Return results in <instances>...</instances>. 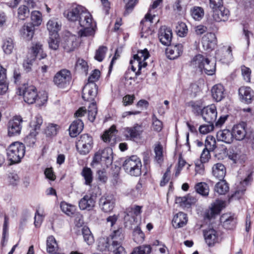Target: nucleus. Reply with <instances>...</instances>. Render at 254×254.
Masks as SVG:
<instances>
[{"instance_id": "f257e3e1", "label": "nucleus", "mask_w": 254, "mask_h": 254, "mask_svg": "<svg viewBox=\"0 0 254 254\" xmlns=\"http://www.w3.org/2000/svg\"><path fill=\"white\" fill-rule=\"evenodd\" d=\"M149 54L146 49L138 51L136 54L133 56V59L130 60V64L131 65V70L133 72L135 77L130 76V71H127L125 78L126 80L133 79L136 78L137 76L141 74V70L142 67H145L147 66V63L145 61L149 58Z\"/></svg>"}, {"instance_id": "f03ea898", "label": "nucleus", "mask_w": 254, "mask_h": 254, "mask_svg": "<svg viewBox=\"0 0 254 254\" xmlns=\"http://www.w3.org/2000/svg\"><path fill=\"white\" fill-rule=\"evenodd\" d=\"M17 93L19 95H23L24 100L28 104H33L36 102L39 106L45 104L47 101V96L44 95L40 97L38 93L36 88L33 86L24 85L18 88Z\"/></svg>"}, {"instance_id": "7ed1b4c3", "label": "nucleus", "mask_w": 254, "mask_h": 254, "mask_svg": "<svg viewBox=\"0 0 254 254\" xmlns=\"http://www.w3.org/2000/svg\"><path fill=\"white\" fill-rule=\"evenodd\" d=\"M78 23L81 29L78 32L80 37H88L94 34L96 23L94 21L91 14L84 8V10L78 20Z\"/></svg>"}, {"instance_id": "20e7f679", "label": "nucleus", "mask_w": 254, "mask_h": 254, "mask_svg": "<svg viewBox=\"0 0 254 254\" xmlns=\"http://www.w3.org/2000/svg\"><path fill=\"white\" fill-rule=\"evenodd\" d=\"M191 65L208 75H212L215 72V64L211 63L208 58L200 54L193 57L191 61Z\"/></svg>"}, {"instance_id": "39448f33", "label": "nucleus", "mask_w": 254, "mask_h": 254, "mask_svg": "<svg viewBox=\"0 0 254 254\" xmlns=\"http://www.w3.org/2000/svg\"><path fill=\"white\" fill-rule=\"evenodd\" d=\"M25 153V147L23 143L18 141L12 143L6 149L7 160L10 162V164L20 163Z\"/></svg>"}, {"instance_id": "423d86ee", "label": "nucleus", "mask_w": 254, "mask_h": 254, "mask_svg": "<svg viewBox=\"0 0 254 254\" xmlns=\"http://www.w3.org/2000/svg\"><path fill=\"white\" fill-rule=\"evenodd\" d=\"M112 240L111 250H113L114 254H126L124 248L123 246L125 239L124 230L122 228H119L114 230L110 235Z\"/></svg>"}, {"instance_id": "0eeeda50", "label": "nucleus", "mask_w": 254, "mask_h": 254, "mask_svg": "<svg viewBox=\"0 0 254 254\" xmlns=\"http://www.w3.org/2000/svg\"><path fill=\"white\" fill-rule=\"evenodd\" d=\"M142 163L137 156L133 155L127 158L124 162L123 168L125 172L132 176L137 177L141 174Z\"/></svg>"}, {"instance_id": "6e6552de", "label": "nucleus", "mask_w": 254, "mask_h": 254, "mask_svg": "<svg viewBox=\"0 0 254 254\" xmlns=\"http://www.w3.org/2000/svg\"><path fill=\"white\" fill-rule=\"evenodd\" d=\"M93 143L92 136L88 134H83L76 143V149L80 154L86 155L91 150Z\"/></svg>"}, {"instance_id": "1a4fd4ad", "label": "nucleus", "mask_w": 254, "mask_h": 254, "mask_svg": "<svg viewBox=\"0 0 254 254\" xmlns=\"http://www.w3.org/2000/svg\"><path fill=\"white\" fill-rule=\"evenodd\" d=\"M113 150L110 147L99 150L94 155L93 162L98 163L101 162L107 167L111 165L113 162Z\"/></svg>"}, {"instance_id": "9d476101", "label": "nucleus", "mask_w": 254, "mask_h": 254, "mask_svg": "<svg viewBox=\"0 0 254 254\" xmlns=\"http://www.w3.org/2000/svg\"><path fill=\"white\" fill-rule=\"evenodd\" d=\"M71 80L70 72L67 69H62L54 77L53 81L58 87L64 88L68 86Z\"/></svg>"}, {"instance_id": "9b49d317", "label": "nucleus", "mask_w": 254, "mask_h": 254, "mask_svg": "<svg viewBox=\"0 0 254 254\" xmlns=\"http://www.w3.org/2000/svg\"><path fill=\"white\" fill-rule=\"evenodd\" d=\"M23 120L19 116H14L7 123V133L9 136L20 134L22 127Z\"/></svg>"}, {"instance_id": "f8f14e48", "label": "nucleus", "mask_w": 254, "mask_h": 254, "mask_svg": "<svg viewBox=\"0 0 254 254\" xmlns=\"http://www.w3.org/2000/svg\"><path fill=\"white\" fill-rule=\"evenodd\" d=\"M205 241L209 247L219 243L222 239L221 233L214 229H209L203 231Z\"/></svg>"}, {"instance_id": "ddd939ff", "label": "nucleus", "mask_w": 254, "mask_h": 254, "mask_svg": "<svg viewBox=\"0 0 254 254\" xmlns=\"http://www.w3.org/2000/svg\"><path fill=\"white\" fill-rule=\"evenodd\" d=\"M143 131V128L142 125L135 124L132 127L124 128L123 133L126 138L132 140L140 138Z\"/></svg>"}, {"instance_id": "4468645a", "label": "nucleus", "mask_w": 254, "mask_h": 254, "mask_svg": "<svg viewBox=\"0 0 254 254\" xmlns=\"http://www.w3.org/2000/svg\"><path fill=\"white\" fill-rule=\"evenodd\" d=\"M83 6L79 5H73L69 9L64 11V15L68 21L77 22L81 13L84 10Z\"/></svg>"}, {"instance_id": "2eb2a0df", "label": "nucleus", "mask_w": 254, "mask_h": 254, "mask_svg": "<svg viewBox=\"0 0 254 254\" xmlns=\"http://www.w3.org/2000/svg\"><path fill=\"white\" fill-rule=\"evenodd\" d=\"M115 205V198L112 194H105L99 200V206L105 213L111 212Z\"/></svg>"}, {"instance_id": "dca6fc26", "label": "nucleus", "mask_w": 254, "mask_h": 254, "mask_svg": "<svg viewBox=\"0 0 254 254\" xmlns=\"http://www.w3.org/2000/svg\"><path fill=\"white\" fill-rule=\"evenodd\" d=\"M215 58L224 64H229L233 60L232 49L230 46H224L216 51Z\"/></svg>"}, {"instance_id": "f3484780", "label": "nucleus", "mask_w": 254, "mask_h": 254, "mask_svg": "<svg viewBox=\"0 0 254 254\" xmlns=\"http://www.w3.org/2000/svg\"><path fill=\"white\" fill-rule=\"evenodd\" d=\"M97 89L95 83H87L82 89V98L85 101H93L97 94Z\"/></svg>"}, {"instance_id": "a211bd4d", "label": "nucleus", "mask_w": 254, "mask_h": 254, "mask_svg": "<svg viewBox=\"0 0 254 254\" xmlns=\"http://www.w3.org/2000/svg\"><path fill=\"white\" fill-rule=\"evenodd\" d=\"M203 119L208 123H213L217 118L216 108L214 105H211L204 108L201 110Z\"/></svg>"}, {"instance_id": "6ab92c4d", "label": "nucleus", "mask_w": 254, "mask_h": 254, "mask_svg": "<svg viewBox=\"0 0 254 254\" xmlns=\"http://www.w3.org/2000/svg\"><path fill=\"white\" fill-rule=\"evenodd\" d=\"M96 199L91 194L85 195L78 202L79 207L81 210H91L95 207Z\"/></svg>"}, {"instance_id": "aec40b11", "label": "nucleus", "mask_w": 254, "mask_h": 254, "mask_svg": "<svg viewBox=\"0 0 254 254\" xmlns=\"http://www.w3.org/2000/svg\"><path fill=\"white\" fill-rule=\"evenodd\" d=\"M201 43L204 50H212L217 44L216 36L213 33H207L202 38Z\"/></svg>"}, {"instance_id": "412c9836", "label": "nucleus", "mask_w": 254, "mask_h": 254, "mask_svg": "<svg viewBox=\"0 0 254 254\" xmlns=\"http://www.w3.org/2000/svg\"><path fill=\"white\" fill-rule=\"evenodd\" d=\"M240 99L242 102L251 103L254 100V92L248 86H242L238 90Z\"/></svg>"}, {"instance_id": "4be33fe9", "label": "nucleus", "mask_w": 254, "mask_h": 254, "mask_svg": "<svg viewBox=\"0 0 254 254\" xmlns=\"http://www.w3.org/2000/svg\"><path fill=\"white\" fill-rule=\"evenodd\" d=\"M225 207V202L221 200H217L211 204V207L205 212V217L211 219L218 215L222 209Z\"/></svg>"}, {"instance_id": "5701e85b", "label": "nucleus", "mask_w": 254, "mask_h": 254, "mask_svg": "<svg viewBox=\"0 0 254 254\" xmlns=\"http://www.w3.org/2000/svg\"><path fill=\"white\" fill-rule=\"evenodd\" d=\"M158 37L160 42L164 45L169 46L171 44L172 32L170 28L162 26L159 31Z\"/></svg>"}, {"instance_id": "b1692460", "label": "nucleus", "mask_w": 254, "mask_h": 254, "mask_svg": "<svg viewBox=\"0 0 254 254\" xmlns=\"http://www.w3.org/2000/svg\"><path fill=\"white\" fill-rule=\"evenodd\" d=\"M233 138L237 140H243L247 134V125L242 122L233 127L232 131Z\"/></svg>"}, {"instance_id": "393cba45", "label": "nucleus", "mask_w": 254, "mask_h": 254, "mask_svg": "<svg viewBox=\"0 0 254 254\" xmlns=\"http://www.w3.org/2000/svg\"><path fill=\"white\" fill-rule=\"evenodd\" d=\"M220 220L223 226L227 229H232L237 223L236 218L231 213L223 214L220 217Z\"/></svg>"}, {"instance_id": "a878e982", "label": "nucleus", "mask_w": 254, "mask_h": 254, "mask_svg": "<svg viewBox=\"0 0 254 254\" xmlns=\"http://www.w3.org/2000/svg\"><path fill=\"white\" fill-rule=\"evenodd\" d=\"M35 28L33 24L30 23L24 24L20 30V35L23 39L30 41L31 40L34 34Z\"/></svg>"}, {"instance_id": "bb28decb", "label": "nucleus", "mask_w": 254, "mask_h": 254, "mask_svg": "<svg viewBox=\"0 0 254 254\" xmlns=\"http://www.w3.org/2000/svg\"><path fill=\"white\" fill-rule=\"evenodd\" d=\"M183 52L182 44L171 45L166 49V54L169 59L174 60L180 56Z\"/></svg>"}, {"instance_id": "cd10ccee", "label": "nucleus", "mask_w": 254, "mask_h": 254, "mask_svg": "<svg viewBox=\"0 0 254 254\" xmlns=\"http://www.w3.org/2000/svg\"><path fill=\"white\" fill-rule=\"evenodd\" d=\"M229 15V11L224 6H222V8L213 10L212 17L216 22L225 21L228 19Z\"/></svg>"}, {"instance_id": "c85d7f7f", "label": "nucleus", "mask_w": 254, "mask_h": 254, "mask_svg": "<svg viewBox=\"0 0 254 254\" xmlns=\"http://www.w3.org/2000/svg\"><path fill=\"white\" fill-rule=\"evenodd\" d=\"M83 127V123L81 120L76 119L74 120L69 127V133L70 136L72 137H76L81 132Z\"/></svg>"}, {"instance_id": "c756f323", "label": "nucleus", "mask_w": 254, "mask_h": 254, "mask_svg": "<svg viewBox=\"0 0 254 254\" xmlns=\"http://www.w3.org/2000/svg\"><path fill=\"white\" fill-rule=\"evenodd\" d=\"M213 98L217 102L221 101L225 97V89L221 84L214 85L211 89Z\"/></svg>"}, {"instance_id": "7c9ffc66", "label": "nucleus", "mask_w": 254, "mask_h": 254, "mask_svg": "<svg viewBox=\"0 0 254 254\" xmlns=\"http://www.w3.org/2000/svg\"><path fill=\"white\" fill-rule=\"evenodd\" d=\"M188 221L187 214L184 212H180L176 214L172 220L173 226L176 228L184 227Z\"/></svg>"}, {"instance_id": "2f4dec72", "label": "nucleus", "mask_w": 254, "mask_h": 254, "mask_svg": "<svg viewBox=\"0 0 254 254\" xmlns=\"http://www.w3.org/2000/svg\"><path fill=\"white\" fill-rule=\"evenodd\" d=\"M216 137L218 141H222L227 144L231 143L233 140L232 132L227 129L218 131Z\"/></svg>"}, {"instance_id": "473e14b6", "label": "nucleus", "mask_w": 254, "mask_h": 254, "mask_svg": "<svg viewBox=\"0 0 254 254\" xmlns=\"http://www.w3.org/2000/svg\"><path fill=\"white\" fill-rule=\"evenodd\" d=\"M226 173L225 167L222 163H216L212 167V174L213 176L219 180L224 179Z\"/></svg>"}, {"instance_id": "72a5a7b5", "label": "nucleus", "mask_w": 254, "mask_h": 254, "mask_svg": "<svg viewBox=\"0 0 254 254\" xmlns=\"http://www.w3.org/2000/svg\"><path fill=\"white\" fill-rule=\"evenodd\" d=\"M196 199L190 194L184 197H178L176 198V203L183 207L189 208L191 204L195 203Z\"/></svg>"}, {"instance_id": "f704fd0d", "label": "nucleus", "mask_w": 254, "mask_h": 254, "mask_svg": "<svg viewBox=\"0 0 254 254\" xmlns=\"http://www.w3.org/2000/svg\"><path fill=\"white\" fill-rule=\"evenodd\" d=\"M141 206L133 205L127 208L126 213V215L125 218H127V217H131L133 221L135 220V217L139 216L142 212Z\"/></svg>"}, {"instance_id": "c9c22d12", "label": "nucleus", "mask_w": 254, "mask_h": 254, "mask_svg": "<svg viewBox=\"0 0 254 254\" xmlns=\"http://www.w3.org/2000/svg\"><path fill=\"white\" fill-rule=\"evenodd\" d=\"M154 152L155 153V160L158 163L161 164L163 162V147L160 142H157L154 145Z\"/></svg>"}, {"instance_id": "e433bc0d", "label": "nucleus", "mask_w": 254, "mask_h": 254, "mask_svg": "<svg viewBox=\"0 0 254 254\" xmlns=\"http://www.w3.org/2000/svg\"><path fill=\"white\" fill-rule=\"evenodd\" d=\"M58 249L57 241L53 236H50L47 239V251L49 254H54Z\"/></svg>"}, {"instance_id": "4c0bfd02", "label": "nucleus", "mask_w": 254, "mask_h": 254, "mask_svg": "<svg viewBox=\"0 0 254 254\" xmlns=\"http://www.w3.org/2000/svg\"><path fill=\"white\" fill-rule=\"evenodd\" d=\"M32 51L35 56L39 60L43 59L47 57V54L43 51L42 44L39 42L33 44Z\"/></svg>"}, {"instance_id": "58836bf2", "label": "nucleus", "mask_w": 254, "mask_h": 254, "mask_svg": "<svg viewBox=\"0 0 254 254\" xmlns=\"http://www.w3.org/2000/svg\"><path fill=\"white\" fill-rule=\"evenodd\" d=\"M162 0H155L150 5L148 13L145 16V20L149 21L150 23L153 22V19L155 16L153 10L156 8L162 2Z\"/></svg>"}, {"instance_id": "ea45409f", "label": "nucleus", "mask_w": 254, "mask_h": 254, "mask_svg": "<svg viewBox=\"0 0 254 254\" xmlns=\"http://www.w3.org/2000/svg\"><path fill=\"white\" fill-rule=\"evenodd\" d=\"M117 130L114 126H112L108 130L105 131L102 136V139L104 142H110L114 141L116 139V134Z\"/></svg>"}, {"instance_id": "a19ab883", "label": "nucleus", "mask_w": 254, "mask_h": 254, "mask_svg": "<svg viewBox=\"0 0 254 254\" xmlns=\"http://www.w3.org/2000/svg\"><path fill=\"white\" fill-rule=\"evenodd\" d=\"M2 48L3 52L7 55L12 53L14 49V42L12 39L7 38L3 40Z\"/></svg>"}, {"instance_id": "79ce46f5", "label": "nucleus", "mask_w": 254, "mask_h": 254, "mask_svg": "<svg viewBox=\"0 0 254 254\" xmlns=\"http://www.w3.org/2000/svg\"><path fill=\"white\" fill-rule=\"evenodd\" d=\"M43 123V119L41 116L37 115L34 120L31 123V126L34 128V131L31 132L29 136L34 137L37 133V130H39L40 128L41 125Z\"/></svg>"}, {"instance_id": "37998d69", "label": "nucleus", "mask_w": 254, "mask_h": 254, "mask_svg": "<svg viewBox=\"0 0 254 254\" xmlns=\"http://www.w3.org/2000/svg\"><path fill=\"white\" fill-rule=\"evenodd\" d=\"M31 19L32 22L30 23L33 24L34 27L40 26L43 20L41 12L38 10L32 11L31 13Z\"/></svg>"}, {"instance_id": "c03bdc74", "label": "nucleus", "mask_w": 254, "mask_h": 254, "mask_svg": "<svg viewBox=\"0 0 254 254\" xmlns=\"http://www.w3.org/2000/svg\"><path fill=\"white\" fill-rule=\"evenodd\" d=\"M50 37L48 41L49 48L53 50H57L59 47V35L57 33L50 34Z\"/></svg>"}, {"instance_id": "a18cd8bd", "label": "nucleus", "mask_w": 254, "mask_h": 254, "mask_svg": "<svg viewBox=\"0 0 254 254\" xmlns=\"http://www.w3.org/2000/svg\"><path fill=\"white\" fill-rule=\"evenodd\" d=\"M8 237V219L6 216L4 217V220L3 225L2 239L1 241V245L4 247L5 245Z\"/></svg>"}, {"instance_id": "49530a36", "label": "nucleus", "mask_w": 254, "mask_h": 254, "mask_svg": "<svg viewBox=\"0 0 254 254\" xmlns=\"http://www.w3.org/2000/svg\"><path fill=\"white\" fill-rule=\"evenodd\" d=\"M60 128V126L55 124L49 123L47 126L45 133L47 136H54L57 134Z\"/></svg>"}, {"instance_id": "de8ad7c7", "label": "nucleus", "mask_w": 254, "mask_h": 254, "mask_svg": "<svg viewBox=\"0 0 254 254\" xmlns=\"http://www.w3.org/2000/svg\"><path fill=\"white\" fill-rule=\"evenodd\" d=\"M215 187V191L219 194H224L229 190V187L227 183L223 180H220Z\"/></svg>"}, {"instance_id": "09e8293b", "label": "nucleus", "mask_w": 254, "mask_h": 254, "mask_svg": "<svg viewBox=\"0 0 254 254\" xmlns=\"http://www.w3.org/2000/svg\"><path fill=\"white\" fill-rule=\"evenodd\" d=\"M29 9L28 7L25 5L20 6L17 9V18L19 20H25L29 17Z\"/></svg>"}, {"instance_id": "8fccbe9b", "label": "nucleus", "mask_w": 254, "mask_h": 254, "mask_svg": "<svg viewBox=\"0 0 254 254\" xmlns=\"http://www.w3.org/2000/svg\"><path fill=\"white\" fill-rule=\"evenodd\" d=\"M195 190L196 192L202 196H207L209 193V187L205 183L200 182L195 186Z\"/></svg>"}, {"instance_id": "3c124183", "label": "nucleus", "mask_w": 254, "mask_h": 254, "mask_svg": "<svg viewBox=\"0 0 254 254\" xmlns=\"http://www.w3.org/2000/svg\"><path fill=\"white\" fill-rule=\"evenodd\" d=\"M47 29L50 34H55L60 30L61 25L59 24L57 19L50 20L47 24Z\"/></svg>"}, {"instance_id": "603ef678", "label": "nucleus", "mask_w": 254, "mask_h": 254, "mask_svg": "<svg viewBox=\"0 0 254 254\" xmlns=\"http://www.w3.org/2000/svg\"><path fill=\"white\" fill-rule=\"evenodd\" d=\"M82 233L84 241L88 245H92L94 242V239L90 229L87 227L82 229Z\"/></svg>"}, {"instance_id": "864d4df0", "label": "nucleus", "mask_w": 254, "mask_h": 254, "mask_svg": "<svg viewBox=\"0 0 254 254\" xmlns=\"http://www.w3.org/2000/svg\"><path fill=\"white\" fill-rule=\"evenodd\" d=\"M191 15L195 20H200L203 17V9L199 6H194L190 10Z\"/></svg>"}, {"instance_id": "5fc2aeb1", "label": "nucleus", "mask_w": 254, "mask_h": 254, "mask_svg": "<svg viewBox=\"0 0 254 254\" xmlns=\"http://www.w3.org/2000/svg\"><path fill=\"white\" fill-rule=\"evenodd\" d=\"M133 236L134 242L137 244H141L144 241V234L138 227L134 229Z\"/></svg>"}, {"instance_id": "6e6d98bb", "label": "nucleus", "mask_w": 254, "mask_h": 254, "mask_svg": "<svg viewBox=\"0 0 254 254\" xmlns=\"http://www.w3.org/2000/svg\"><path fill=\"white\" fill-rule=\"evenodd\" d=\"M108 48L106 46H101L96 51L94 59L97 61L101 62L104 59Z\"/></svg>"}, {"instance_id": "4d7b16f0", "label": "nucleus", "mask_w": 254, "mask_h": 254, "mask_svg": "<svg viewBox=\"0 0 254 254\" xmlns=\"http://www.w3.org/2000/svg\"><path fill=\"white\" fill-rule=\"evenodd\" d=\"M151 251L150 245H145L135 248L131 254H149Z\"/></svg>"}, {"instance_id": "13d9d810", "label": "nucleus", "mask_w": 254, "mask_h": 254, "mask_svg": "<svg viewBox=\"0 0 254 254\" xmlns=\"http://www.w3.org/2000/svg\"><path fill=\"white\" fill-rule=\"evenodd\" d=\"M82 176L85 179V184L86 185H90L92 182V172L90 168L84 167L81 173Z\"/></svg>"}, {"instance_id": "bf43d9fd", "label": "nucleus", "mask_w": 254, "mask_h": 254, "mask_svg": "<svg viewBox=\"0 0 254 254\" xmlns=\"http://www.w3.org/2000/svg\"><path fill=\"white\" fill-rule=\"evenodd\" d=\"M111 245L110 246L107 239L101 238L99 240L98 249L101 252L113 251L111 249Z\"/></svg>"}, {"instance_id": "052dcab7", "label": "nucleus", "mask_w": 254, "mask_h": 254, "mask_svg": "<svg viewBox=\"0 0 254 254\" xmlns=\"http://www.w3.org/2000/svg\"><path fill=\"white\" fill-rule=\"evenodd\" d=\"M97 113V108L95 102L91 103L88 107V120L93 122L96 118Z\"/></svg>"}, {"instance_id": "680f3d73", "label": "nucleus", "mask_w": 254, "mask_h": 254, "mask_svg": "<svg viewBox=\"0 0 254 254\" xmlns=\"http://www.w3.org/2000/svg\"><path fill=\"white\" fill-rule=\"evenodd\" d=\"M60 206L62 211L68 216L73 214L75 211V207L73 205L68 204L64 201L61 203Z\"/></svg>"}, {"instance_id": "e2e57ef3", "label": "nucleus", "mask_w": 254, "mask_h": 254, "mask_svg": "<svg viewBox=\"0 0 254 254\" xmlns=\"http://www.w3.org/2000/svg\"><path fill=\"white\" fill-rule=\"evenodd\" d=\"M216 142L215 138L211 135H208L205 139V148L213 151L216 147Z\"/></svg>"}, {"instance_id": "0e129e2a", "label": "nucleus", "mask_w": 254, "mask_h": 254, "mask_svg": "<svg viewBox=\"0 0 254 254\" xmlns=\"http://www.w3.org/2000/svg\"><path fill=\"white\" fill-rule=\"evenodd\" d=\"M241 69L242 75L243 77V79L247 82H250L251 75V72H252L251 69L245 65L241 66Z\"/></svg>"}, {"instance_id": "69168bd1", "label": "nucleus", "mask_w": 254, "mask_h": 254, "mask_svg": "<svg viewBox=\"0 0 254 254\" xmlns=\"http://www.w3.org/2000/svg\"><path fill=\"white\" fill-rule=\"evenodd\" d=\"M177 32L180 37H184L188 33L187 26L185 23L182 22L177 26Z\"/></svg>"}, {"instance_id": "338daca9", "label": "nucleus", "mask_w": 254, "mask_h": 254, "mask_svg": "<svg viewBox=\"0 0 254 254\" xmlns=\"http://www.w3.org/2000/svg\"><path fill=\"white\" fill-rule=\"evenodd\" d=\"M214 129V125L213 123H209L208 125H204L200 126L199 130L200 133L207 134Z\"/></svg>"}, {"instance_id": "774afa93", "label": "nucleus", "mask_w": 254, "mask_h": 254, "mask_svg": "<svg viewBox=\"0 0 254 254\" xmlns=\"http://www.w3.org/2000/svg\"><path fill=\"white\" fill-rule=\"evenodd\" d=\"M76 67L78 69H81L86 74L88 71V66L87 63L83 59H78L76 63Z\"/></svg>"}]
</instances>
